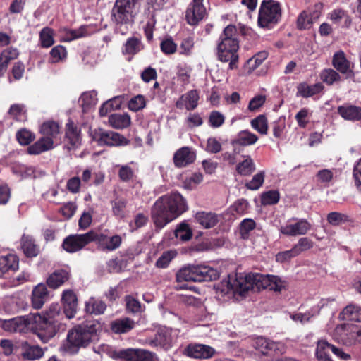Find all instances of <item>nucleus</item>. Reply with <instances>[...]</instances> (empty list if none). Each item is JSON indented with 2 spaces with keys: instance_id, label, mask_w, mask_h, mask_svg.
Listing matches in <instances>:
<instances>
[{
  "instance_id": "1",
  "label": "nucleus",
  "mask_w": 361,
  "mask_h": 361,
  "mask_svg": "<svg viewBox=\"0 0 361 361\" xmlns=\"http://www.w3.org/2000/svg\"><path fill=\"white\" fill-rule=\"evenodd\" d=\"M286 286V282L274 275H264L250 273L246 276H237L223 280L216 288V292L227 298L244 297L249 290L259 291L269 288L275 292H281Z\"/></svg>"
},
{
  "instance_id": "2",
  "label": "nucleus",
  "mask_w": 361,
  "mask_h": 361,
  "mask_svg": "<svg viewBox=\"0 0 361 361\" xmlns=\"http://www.w3.org/2000/svg\"><path fill=\"white\" fill-rule=\"evenodd\" d=\"M188 209L185 199L178 192H172L156 200L151 210L152 219L157 228H162Z\"/></svg>"
},
{
  "instance_id": "3",
  "label": "nucleus",
  "mask_w": 361,
  "mask_h": 361,
  "mask_svg": "<svg viewBox=\"0 0 361 361\" xmlns=\"http://www.w3.org/2000/svg\"><path fill=\"white\" fill-rule=\"evenodd\" d=\"M101 330L102 326L97 322L76 325L68 331L61 350L71 355L76 354L81 348H86L97 340Z\"/></svg>"
},
{
  "instance_id": "4",
  "label": "nucleus",
  "mask_w": 361,
  "mask_h": 361,
  "mask_svg": "<svg viewBox=\"0 0 361 361\" xmlns=\"http://www.w3.org/2000/svg\"><path fill=\"white\" fill-rule=\"evenodd\" d=\"M35 319L32 323L34 331L44 341H47L54 337L60 329H63L65 324L62 322L63 314L61 312L59 304H51L43 315L32 314Z\"/></svg>"
},
{
  "instance_id": "5",
  "label": "nucleus",
  "mask_w": 361,
  "mask_h": 361,
  "mask_svg": "<svg viewBox=\"0 0 361 361\" xmlns=\"http://www.w3.org/2000/svg\"><path fill=\"white\" fill-rule=\"evenodd\" d=\"M237 33L235 26L229 25L226 26L220 37V42L217 44V58L224 63L229 62L228 68L233 70L238 68L239 49L238 41L235 37Z\"/></svg>"
},
{
  "instance_id": "6",
  "label": "nucleus",
  "mask_w": 361,
  "mask_h": 361,
  "mask_svg": "<svg viewBox=\"0 0 361 361\" xmlns=\"http://www.w3.org/2000/svg\"><path fill=\"white\" fill-rule=\"evenodd\" d=\"M219 277V272L204 264H189L181 268L176 274V281L201 282L216 280Z\"/></svg>"
},
{
  "instance_id": "7",
  "label": "nucleus",
  "mask_w": 361,
  "mask_h": 361,
  "mask_svg": "<svg viewBox=\"0 0 361 361\" xmlns=\"http://www.w3.org/2000/svg\"><path fill=\"white\" fill-rule=\"evenodd\" d=\"M102 349L109 357L118 361H159V358L154 353L145 349L115 350L108 345H103Z\"/></svg>"
},
{
  "instance_id": "8",
  "label": "nucleus",
  "mask_w": 361,
  "mask_h": 361,
  "mask_svg": "<svg viewBox=\"0 0 361 361\" xmlns=\"http://www.w3.org/2000/svg\"><path fill=\"white\" fill-rule=\"evenodd\" d=\"M281 6L274 0H264L259 10L258 25L261 27L270 28L281 18Z\"/></svg>"
},
{
  "instance_id": "9",
  "label": "nucleus",
  "mask_w": 361,
  "mask_h": 361,
  "mask_svg": "<svg viewBox=\"0 0 361 361\" xmlns=\"http://www.w3.org/2000/svg\"><path fill=\"white\" fill-rule=\"evenodd\" d=\"M334 340L343 345L352 346L361 343V326L352 324L338 325L333 334Z\"/></svg>"
},
{
  "instance_id": "10",
  "label": "nucleus",
  "mask_w": 361,
  "mask_h": 361,
  "mask_svg": "<svg viewBox=\"0 0 361 361\" xmlns=\"http://www.w3.org/2000/svg\"><path fill=\"white\" fill-rule=\"evenodd\" d=\"M90 135L92 140L100 146L119 147L129 143V141L118 133L101 128L92 130Z\"/></svg>"
},
{
  "instance_id": "11",
  "label": "nucleus",
  "mask_w": 361,
  "mask_h": 361,
  "mask_svg": "<svg viewBox=\"0 0 361 361\" xmlns=\"http://www.w3.org/2000/svg\"><path fill=\"white\" fill-rule=\"evenodd\" d=\"M253 347L265 355H282L286 352V345L282 342H275L263 336L255 338Z\"/></svg>"
},
{
  "instance_id": "12",
  "label": "nucleus",
  "mask_w": 361,
  "mask_h": 361,
  "mask_svg": "<svg viewBox=\"0 0 361 361\" xmlns=\"http://www.w3.org/2000/svg\"><path fill=\"white\" fill-rule=\"evenodd\" d=\"M135 4L130 0H116L112 9V15L116 23L123 25L133 22V9Z\"/></svg>"
},
{
  "instance_id": "13",
  "label": "nucleus",
  "mask_w": 361,
  "mask_h": 361,
  "mask_svg": "<svg viewBox=\"0 0 361 361\" xmlns=\"http://www.w3.org/2000/svg\"><path fill=\"white\" fill-rule=\"evenodd\" d=\"M34 317L30 314L25 316L17 317L10 319L4 320L1 323L2 328L8 332H26L33 330L35 326L32 321Z\"/></svg>"
},
{
  "instance_id": "14",
  "label": "nucleus",
  "mask_w": 361,
  "mask_h": 361,
  "mask_svg": "<svg viewBox=\"0 0 361 361\" xmlns=\"http://www.w3.org/2000/svg\"><path fill=\"white\" fill-rule=\"evenodd\" d=\"M311 228V224L304 219L288 220L281 226L279 232L286 236H298L305 235Z\"/></svg>"
},
{
  "instance_id": "15",
  "label": "nucleus",
  "mask_w": 361,
  "mask_h": 361,
  "mask_svg": "<svg viewBox=\"0 0 361 361\" xmlns=\"http://www.w3.org/2000/svg\"><path fill=\"white\" fill-rule=\"evenodd\" d=\"M94 240L93 231L85 234L71 235L68 236L63 243V249L68 252H75Z\"/></svg>"
},
{
  "instance_id": "16",
  "label": "nucleus",
  "mask_w": 361,
  "mask_h": 361,
  "mask_svg": "<svg viewBox=\"0 0 361 361\" xmlns=\"http://www.w3.org/2000/svg\"><path fill=\"white\" fill-rule=\"evenodd\" d=\"M204 0H192L185 11V19L190 25H197L206 15Z\"/></svg>"
},
{
  "instance_id": "17",
  "label": "nucleus",
  "mask_w": 361,
  "mask_h": 361,
  "mask_svg": "<svg viewBox=\"0 0 361 361\" xmlns=\"http://www.w3.org/2000/svg\"><path fill=\"white\" fill-rule=\"evenodd\" d=\"M94 240L98 247L102 251L111 252L118 249L122 243V238L119 235L108 236L104 233L97 234L93 231Z\"/></svg>"
},
{
  "instance_id": "18",
  "label": "nucleus",
  "mask_w": 361,
  "mask_h": 361,
  "mask_svg": "<svg viewBox=\"0 0 361 361\" xmlns=\"http://www.w3.org/2000/svg\"><path fill=\"white\" fill-rule=\"evenodd\" d=\"M145 343L151 347H159L167 350L172 346L173 343L171 330L169 329H161L155 334L154 338H147Z\"/></svg>"
},
{
  "instance_id": "19",
  "label": "nucleus",
  "mask_w": 361,
  "mask_h": 361,
  "mask_svg": "<svg viewBox=\"0 0 361 361\" xmlns=\"http://www.w3.org/2000/svg\"><path fill=\"white\" fill-rule=\"evenodd\" d=\"M61 302L63 314L68 319L75 317L78 309V298L73 290L68 289L63 291Z\"/></svg>"
},
{
  "instance_id": "20",
  "label": "nucleus",
  "mask_w": 361,
  "mask_h": 361,
  "mask_svg": "<svg viewBox=\"0 0 361 361\" xmlns=\"http://www.w3.org/2000/svg\"><path fill=\"white\" fill-rule=\"evenodd\" d=\"M195 159V152L188 147H183L178 149L173 157L174 165L178 168L187 166L193 163Z\"/></svg>"
},
{
  "instance_id": "21",
  "label": "nucleus",
  "mask_w": 361,
  "mask_h": 361,
  "mask_svg": "<svg viewBox=\"0 0 361 361\" xmlns=\"http://www.w3.org/2000/svg\"><path fill=\"white\" fill-rule=\"evenodd\" d=\"M185 354L196 359H209L215 353V350L211 346L203 344L189 345L185 350Z\"/></svg>"
},
{
  "instance_id": "22",
  "label": "nucleus",
  "mask_w": 361,
  "mask_h": 361,
  "mask_svg": "<svg viewBox=\"0 0 361 361\" xmlns=\"http://www.w3.org/2000/svg\"><path fill=\"white\" fill-rule=\"evenodd\" d=\"M200 97L196 90H192L183 94L176 102V106L179 109L188 111L195 109L198 105Z\"/></svg>"
},
{
  "instance_id": "23",
  "label": "nucleus",
  "mask_w": 361,
  "mask_h": 361,
  "mask_svg": "<svg viewBox=\"0 0 361 361\" xmlns=\"http://www.w3.org/2000/svg\"><path fill=\"white\" fill-rule=\"evenodd\" d=\"M332 65L341 73L346 74L348 76L353 75L351 63L347 59L345 54L341 50L334 53Z\"/></svg>"
},
{
  "instance_id": "24",
  "label": "nucleus",
  "mask_w": 361,
  "mask_h": 361,
  "mask_svg": "<svg viewBox=\"0 0 361 361\" xmlns=\"http://www.w3.org/2000/svg\"><path fill=\"white\" fill-rule=\"evenodd\" d=\"M117 167L118 176L121 181L129 183L136 178L138 168L135 162L130 161L126 164H120Z\"/></svg>"
},
{
  "instance_id": "25",
  "label": "nucleus",
  "mask_w": 361,
  "mask_h": 361,
  "mask_svg": "<svg viewBox=\"0 0 361 361\" xmlns=\"http://www.w3.org/2000/svg\"><path fill=\"white\" fill-rule=\"evenodd\" d=\"M49 298V292L46 285H37L32 293V304L34 308L40 309Z\"/></svg>"
},
{
  "instance_id": "26",
  "label": "nucleus",
  "mask_w": 361,
  "mask_h": 361,
  "mask_svg": "<svg viewBox=\"0 0 361 361\" xmlns=\"http://www.w3.org/2000/svg\"><path fill=\"white\" fill-rule=\"evenodd\" d=\"M339 115L348 121H361V107L345 104L338 107Z\"/></svg>"
},
{
  "instance_id": "27",
  "label": "nucleus",
  "mask_w": 361,
  "mask_h": 361,
  "mask_svg": "<svg viewBox=\"0 0 361 361\" xmlns=\"http://www.w3.org/2000/svg\"><path fill=\"white\" fill-rule=\"evenodd\" d=\"M258 140V137L249 131L248 130H244L240 131L236 137L231 140L232 146L235 149L238 146H249L254 145Z\"/></svg>"
},
{
  "instance_id": "28",
  "label": "nucleus",
  "mask_w": 361,
  "mask_h": 361,
  "mask_svg": "<svg viewBox=\"0 0 361 361\" xmlns=\"http://www.w3.org/2000/svg\"><path fill=\"white\" fill-rule=\"evenodd\" d=\"M69 272L66 270H56L47 279V284L49 288L56 289L67 281L69 279Z\"/></svg>"
},
{
  "instance_id": "29",
  "label": "nucleus",
  "mask_w": 361,
  "mask_h": 361,
  "mask_svg": "<svg viewBox=\"0 0 361 361\" xmlns=\"http://www.w3.org/2000/svg\"><path fill=\"white\" fill-rule=\"evenodd\" d=\"M66 138L68 140L70 149L78 148L80 145V130L71 121L66 124Z\"/></svg>"
},
{
  "instance_id": "30",
  "label": "nucleus",
  "mask_w": 361,
  "mask_h": 361,
  "mask_svg": "<svg viewBox=\"0 0 361 361\" xmlns=\"http://www.w3.org/2000/svg\"><path fill=\"white\" fill-rule=\"evenodd\" d=\"M54 148V141L51 138L42 137L36 142L29 146L27 149L29 154H39L44 152L50 150Z\"/></svg>"
},
{
  "instance_id": "31",
  "label": "nucleus",
  "mask_w": 361,
  "mask_h": 361,
  "mask_svg": "<svg viewBox=\"0 0 361 361\" xmlns=\"http://www.w3.org/2000/svg\"><path fill=\"white\" fill-rule=\"evenodd\" d=\"M196 221L204 228H211L219 222L218 216L212 212H199L195 214Z\"/></svg>"
},
{
  "instance_id": "32",
  "label": "nucleus",
  "mask_w": 361,
  "mask_h": 361,
  "mask_svg": "<svg viewBox=\"0 0 361 361\" xmlns=\"http://www.w3.org/2000/svg\"><path fill=\"white\" fill-rule=\"evenodd\" d=\"M18 268V258L15 255L0 257V277L9 271H16Z\"/></svg>"
},
{
  "instance_id": "33",
  "label": "nucleus",
  "mask_w": 361,
  "mask_h": 361,
  "mask_svg": "<svg viewBox=\"0 0 361 361\" xmlns=\"http://www.w3.org/2000/svg\"><path fill=\"white\" fill-rule=\"evenodd\" d=\"M338 318L340 320L360 322H361V308L357 305L350 304L342 310Z\"/></svg>"
},
{
  "instance_id": "34",
  "label": "nucleus",
  "mask_w": 361,
  "mask_h": 361,
  "mask_svg": "<svg viewBox=\"0 0 361 361\" xmlns=\"http://www.w3.org/2000/svg\"><path fill=\"white\" fill-rule=\"evenodd\" d=\"M21 248L27 257H36L39 252V247L35 240L30 235H23L21 238Z\"/></svg>"
},
{
  "instance_id": "35",
  "label": "nucleus",
  "mask_w": 361,
  "mask_h": 361,
  "mask_svg": "<svg viewBox=\"0 0 361 361\" xmlns=\"http://www.w3.org/2000/svg\"><path fill=\"white\" fill-rule=\"evenodd\" d=\"M106 308V305L102 300L93 297L85 302V310L87 313L95 315L103 314Z\"/></svg>"
},
{
  "instance_id": "36",
  "label": "nucleus",
  "mask_w": 361,
  "mask_h": 361,
  "mask_svg": "<svg viewBox=\"0 0 361 361\" xmlns=\"http://www.w3.org/2000/svg\"><path fill=\"white\" fill-rule=\"evenodd\" d=\"M39 132L44 137L51 138L54 141L60 134V126L55 121H47L42 124Z\"/></svg>"
},
{
  "instance_id": "37",
  "label": "nucleus",
  "mask_w": 361,
  "mask_h": 361,
  "mask_svg": "<svg viewBox=\"0 0 361 361\" xmlns=\"http://www.w3.org/2000/svg\"><path fill=\"white\" fill-rule=\"evenodd\" d=\"M243 160L236 165V171L244 176H250L255 171V164L249 155H243Z\"/></svg>"
},
{
  "instance_id": "38",
  "label": "nucleus",
  "mask_w": 361,
  "mask_h": 361,
  "mask_svg": "<svg viewBox=\"0 0 361 361\" xmlns=\"http://www.w3.org/2000/svg\"><path fill=\"white\" fill-rule=\"evenodd\" d=\"M135 326V322L130 318L116 319L111 322V329L116 334H124Z\"/></svg>"
},
{
  "instance_id": "39",
  "label": "nucleus",
  "mask_w": 361,
  "mask_h": 361,
  "mask_svg": "<svg viewBox=\"0 0 361 361\" xmlns=\"http://www.w3.org/2000/svg\"><path fill=\"white\" fill-rule=\"evenodd\" d=\"M323 85L321 83H316L312 85L302 82L297 87V95L307 98L319 93L323 90Z\"/></svg>"
},
{
  "instance_id": "40",
  "label": "nucleus",
  "mask_w": 361,
  "mask_h": 361,
  "mask_svg": "<svg viewBox=\"0 0 361 361\" xmlns=\"http://www.w3.org/2000/svg\"><path fill=\"white\" fill-rule=\"evenodd\" d=\"M109 123L114 128L122 129L128 127L131 120L127 114H114L109 117Z\"/></svg>"
},
{
  "instance_id": "41",
  "label": "nucleus",
  "mask_w": 361,
  "mask_h": 361,
  "mask_svg": "<svg viewBox=\"0 0 361 361\" xmlns=\"http://www.w3.org/2000/svg\"><path fill=\"white\" fill-rule=\"evenodd\" d=\"M80 102L84 112L88 111L94 106L97 102V92L94 91L84 92L80 98Z\"/></svg>"
},
{
  "instance_id": "42",
  "label": "nucleus",
  "mask_w": 361,
  "mask_h": 361,
  "mask_svg": "<svg viewBox=\"0 0 361 361\" xmlns=\"http://www.w3.org/2000/svg\"><path fill=\"white\" fill-rule=\"evenodd\" d=\"M44 355L42 348L38 345H27L25 346L24 350L22 353V356L24 359L28 360H35L41 358Z\"/></svg>"
},
{
  "instance_id": "43",
  "label": "nucleus",
  "mask_w": 361,
  "mask_h": 361,
  "mask_svg": "<svg viewBox=\"0 0 361 361\" xmlns=\"http://www.w3.org/2000/svg\"><path fill=\"white\" fill-rule=\"evenodd\" d=\"M39 42L43 48H49L54 44V30L45 27L39 32Z\"/></svg>"
},
{
  "instance_id": "44",
  "label": "nucleus",
  "mask_w": 361,
  "mask_h": 361,
  "mask_svg": "<svg viewBox=\"0 0 361 361\" xmlns=\"http://www.w3.org/2000/svg\"><path fill=\"white\" fill-rule=\"evenodd\" d=\"M9 116L18 121H25L27 119L26 109L23 104H15L11 106L8 110Z\"/></svg>"
},
{
  "instance_id": "45",
  "label": "nucleus",
  "mask_w": 361,
  "mask_h": 361,
  "mask_svg": "<svg viewBox=\"0 0 361 361\" xmlns=\"http://www.w3.org/2000/svg\"><path fill=\"white\" fill-rule=\"evenodd\" d=\"M142 49L140 40L136 37L129 38L124 46L123 54L134 55Z\"/></svg>"
},
{
  "instance_id": "46",
  "label": "nucleus",
  "mask_w": 361,
  "mask_h": 361,
  "mask_svg": "<svg viewBox=\"0 0 361 361\" xmlns=\"http://www.w3.org/2000/svg\"><path fill=\"white\" fill-rule=\"evenodd\" d=\"M253 129L257 130L261 135H267L268 132L267 118L264 115H259L257 118L252 119L250 122Z\"/></svg>"
},
{
  "instance_id": "47",
  "label": "nucleus",
  "mask_w": 361,
  "mask_h": 361,
  "mask_svg": "<svg viewBox=\"0 0 361 361\" xmlns=\"http://www.w3.org/2000/svg\"><path fill=\"white\" fill-rule=\"evenodd\" d=\"M67 57V50L62 45H57L50 51L49 61L55 63L65 60Z\"/></svg>"
},
{
  "instance_id": "48",
  "label": "nucleus",
  "mask_w": 361,
  "mask_h": 361,
  "mask_svg": "<svg viewBox=\"0 0 361 361\" xmlns=\"http://www.w3.org/2000/svg\"><path fill=\"white\" fill-rule=\"evenodd\" d=\"M192 233L186 223H181L175 231V236L181 241L185 242L191 239Z\"/></svg>"
},
{
  "instance_id": "49",
  "label": "nucleus",
  "mask_w": 361,
  "mask_h": 361,
  "mask_svg": "<svg viewBox=\"0 0 361 361\" xmlns=\"http://www.w3.org/2000/svg\"><path fill=\"white\" fill-rule=\"evenodd\" d=\"M314 246V243L312 240L308 238L303 237L300 238L297 243L293 247L297 256L300 255L302 252H305L312 249Z\"/></svg>"
},
{
  "instance_id": "50",
  "label": "nucleus",
  "mask_w": 361,
  "mask_h": 361,
  "mask_svg": "<svg viewBox=\"0 0 361 361\" xmlns=\"http://www.w3.org/2000/svg\"><path fill=\"white\" fill-rule=\"evenodd\" d=\"M94 28L90 25H82L78 29H72L73 39H78L90 36L94 32Z\"/></svg>"
},
{
  "instance_id": "51",
  "label": "nucleus",
  "mask_w": 361,
  "mask_h": 361,
  "mask_svg": "<svg viewBox=\"0 0 361 361\" xmlns=\"http://www.w3.org/2000/svg\"><path fill=\"white\" fill-rule=\"evenodd\" d=\"M113 214L120 218L125 216V209L127 205V200L125 198H116L111 202Z\"/></svg>"
},
{
  "instance_id": "52",
  "label": "nucleus",
  "mask_w": 361,
  "mask_h": 361,
  "mask_svg": "<svg viewBox=\"0 0 361 361\" xmlns=\"http://www.w3.org/2000/svg\"><path fill=\"white\" fill-rule=\"evenodd\" d=\"M322 80L329 85L341 80V75L335 70L331 68L324 69L321 73Z\"/></svg>"
},
{
  "instance_id": "53",
  "label": "nucleus",
  "mask_w": 361,
  "mask_h": 361,
  "mask_svg": "<svg viewBox=\"0 0 361 361\" xmlns=\"http://www.w3.org/2000/svg\"><path fill=\"white\" fill-rule=\"evenodd\" d=\"M313 23L312 17L306 11H302L298 17L296 25L299 30H307L312 27Z\"/></svg>"
},
{
  "instance_id": "54",
  "label": "nucleus",
  "mask_w": 361,
  "mask_h": 361,
  "mask_svg": "<svg viewBox=\"0 0 361 361\" xmlns=\"http://www.w3.org/2000/svg\"><path fill=\"white\" fill-rule=\"evenodd\" d=\"M177 252L175 250H169L163 252L156 262V266L158 268H166L171 261L176 256Z\"/></svg>"
},
{
  "instance_id": "55",
  "label": "nucleus",
  "mask_w": 361,
  "mask_h": 361,
  "mask_svg": "<svg viewBox=\"0 0 361 361\" xmlns=\"http://www.w3.org/2000/svg\"><path fill=\"white\" fill-rule=\"evenodd\" d=\"M264 171H259L249 182L246 183L245 187L251 190H258L264 181Z\"/></svg>"
},
{
  "instance_id": "56",
  "label": "nucleus",
  "mask_w": 361,
  "mask_h": 361,
  "mask_svg": "<svg viewBox=\"0 0 361 361\" xmlns=\"http://www.w3.org/2000/svg\"><path fill=\"white\" fill-rule=\"evenodd\" d=\"M280 198V195L276 190H269L262 193L261 202L264 205H271L276 204Z\"/></svg>"
},
{
  "instance_id": "57",
  "label": "nucleus",
  "mask_w": 361,
  "mask_h": 361,
  "mask_svg": "<svg viewBox=\"0 0 361 361\" xmlns=\"http://www.w3.org/2000/svg\"><path fill=\"white\" fill-rule=\"evenodd\" d=\"M16 139L20 145H27L35 139V135L30 130L23 128L17 132Z\"/></svg>"
},
{
  "instance_id": "58",
  "label": "nucleus",
  "mask_w": 361,
  "mask_h": 361,
  "mask_svg": "<svg viewBox=\"0 0 361 361\" xmlns=\"http://www.w3.org/2000/svg\"><path fill=\"white\" fill-rule=\"evenodd\" d=\"M327 221L330 224L333 226H338L341 224L348 221L349 218L344 214L333 212L328 214Z\"/></svg>"
},
{
  "instance_id": "59",
  "label": "nucleus",
  "mask_w": 361,
  "mask_h": 361,
  "mask_svg": "<svg viewBox=\"0 0 361 361\" xmlns=\"http://www.w3.org/2000/svg\"><path fill=\"white\" fill-rule=\"evenodd\" d=\"M125 302L128 312L132 313H138L142 311V306L140 302L134 297L131 295H126L125 297Z\"/></svg>"
},
{
  "instance_id": "60",
  "label": "nucleus",
  "mask_w": 361,
  "mask_h": 361,
  "mask_svg": "<svg viewBox=\"0 0 361 361\" xmlns=\"http://www.w3.org/2000/svg\"><path fill=\"white\" fill-rule=\"evenodd\" d=\"M161 51L167 55L174 54L177 50V44L171 37L163 39L160 44Z\"/></svg>"
},
{
  "instance_id": "61",
  "label": "nucleus",
  "mask_w": 361,
  "mask_h": 361,
  "mask_svg": "<svg viewBox=\"0 0 361 361\" xmlns=\"http://www.w3.org/2000/svg\"><path fill=\"white\" fill-rule=\"evenodd\" d=\"M194 48V38L192 37H188L183 39L180 45V55L190 56Z\"/></svg>"
},
{
  "instance_id": "62",
  "label": "nucleus",
  "mask_w": 361,
  "mask_h": 361,
  "mask_svg": "<svg viewBox=\"0 0 361 361\" xmlns=\"http://www.w3.org/2000/svg\"><path fill=\"white\" fill-rule=\"evenodd\" d=\"M311 115L310 110L307 108L301 109L295 115V120L300 128H305L307 125L309 118Z\"/></svg>"
},
{
  "instance_id": "63",
  "label": "nucleus",
  "mask_w": 361,
  "mask_h": 361,
  "mask_svg": "<svg viewBox=\"0 0 361 361\" xmlns=\"http://www.w3.org/2000/svg\"><path fill=\"white\" fill-rule=\"evenodd\" d=\"M203 180V176L200 173H192L184 180V187L187 189H192Z\"/></svg>"
},
{
  "instance_id": "64",
  "label": "nucleus",
  "mask_w": 361,
  "mask_h": 361,
  "mask_svg": "<svg viewBox=\"0 0 361 361\" xmlns=\"http://www.w3.org/2000/svg\"><path fill=\"white\" fill-rule=\"evenodd\" d=\"M353 176L355 185L361 192V158L354 165Z\"/></svg>"
}]
</instances>
